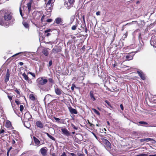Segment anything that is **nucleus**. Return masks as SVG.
<instances>
[{
  "label": "nucleus",
  "instance_id": "11",
  "mask_svg": "<svg viewBox=\"0 0 156 156\" xmlns=\"http://www.w3.org/2000/svg\"><path fill=\"white\" fill-rule=\"evenodd\" d=\"M137 73L138 74L139 76L142 79L144 80L145 79V77L144 75L141 71H137Z\"/></svg>",
  "mask_w": 156,
  "mask_h": 156
},
{
  "label": "nucleus",
  "instance_id": "27",
  "mask_svg": "<svg viewBox=\"0 0 156 156\" xmlns=\"http://www.w3.org/2000/svg\"><path fill=\"white\" fill-rule=\"evenodd\" d=\"M78 22L76 23L75 25L71 27V29L72 30H75L76 29V27L78 26Z\"/></svg>",
  "mask_w": 156,
  "mask_h": 156
},
{
  "label": "nucleus",
  "instance_id": "51",
  "mask_svg": "<svg viewBox=\"0 0 156 156\" xmlns=\"http://www.w3.org/2000/svg\"><path fill=\"white\" fill-rule=\"evenodd\" d=\"M8 97L9 99V100L10 101H11L12 100V97L10 96L9 95H8Z\"/></svg>",
  "mask_w": 156,
  "mask_h": 156
},
{
  "label": "nucleus",
  "instance_id": "9",
  "mask_svg": "<svg viewBox=\"0 0 156 156\" xmlns=\"http://www.w3.org/2000/svg\"><path fill=\"white\" fill-rule=\"evenodd\" d=\"M134 55L133 53L128 54L126 56V58L127 60H132L133 58Z\"/></svg>",
  "mask_w": 156,
  "mask_h": 156
},
{
  "label": "nucleus",
  "instance_id": "34",
  "mask_svg": "<svg viewBox=\"0 0 156 156\" xmlns=\"http://www.w3.org/2000/svg\"><path fill=\"white\" fill-rule=\"evenodd\" d=\"M135 156H148V155L147 154H138Z\"/></svg>",
  "mask_w": 156,
  "mask_h": 156
},
{
  "label": "nucleus",
  "instance_id": "52",
  "mask_svg": "<svg viewBox=\"0 0 156 156\" xmlns=\"http://www.w3.org/2000/svg\"><path fill=\"white\" fill-rule=\"evenodd\" d=\"M120 107L121 108V109L122 110H123V109H124V108H123V105H122V104H121L120 105Z\"/></svg>",
  "mask_w": 156,
  "mask_h": 156
},
{
  "label": "nucleus",
  "instance_id": "35",
  "mask_svg": "<svg viewBox=\"0 0 156 156\" xmlns=\"http://www.w3.org/2000/svg\"><path fill=\"white\" fill-rule=\"evenodd\" d=\"M30 98L32 100L34 101L35 99L34 96L32 94H31L30 96Z\"/></svg>",
  "mask_w": 156,
  "mask_h": 156
},
{
  "label": "nucleus",
  "instance_id": "32",
  "mask_svg": "<svg viewBox=\"0 0 156 156\" xmlns=\"http://www.w3.org/2000/svg\"><path fill=\"white\" fill-rule=\"evenodd\" d=\"M27 52H19V53H16V54H15V55H13L12 57H13V56H16V55L20 54H21V53H23V55H26L25 54Z\"/></svg>",
  "mask_w": 156,
  "mask_h": 156
},
{
  "label": "nucleus",
  "instance_id": "2",
  "mask_svg": "<svg viewBox=\"0 0 156 156\" xmlns=\"http://www.w3.org/2000/svg\"><path fill=\"white\" fill-rule=\"evenodd\" d=\"M54 1L55 0H49L47 3L45 7V9L47 12H46L47 14L49 15L50 14L53 6V3Z\"/></svg>",
  "mask_w": 156,
  "mask_h": 156
},
{
  "label": "nucleus",
  "instance_id": "46",
  "mask_svg": "<svg viewBox=\"0 0 156 156\" xmlns=\"http://www.w3.org/2000/svg\"><path fill=\"white\" fill-rule=\"evenodd\" d=\"M28 73L30 74L31 75H32L34 77H35V75L34 73H33L30 72H29Z\"/></svg>",
  "mask_w": 156,
  "mask_h": 156
},
{
  "label": "nucleus",
  "instance_id": "59",
  "mask_svg": "<svg viewBox=\"0 0 156 156\" xmlns=\"http://www.w3.org/2000/svg\"><path fill=\"white\" fill-rule=\"evenodd\" d=\"M4 132H5V131L3 129H2V130H0V134L4 133Z\"/></svg>",
  "mask_w": 156,
  "mask_h": 156
},
{
  "label": "nucleus",
  "instance_id": "17",
  "mask_svg": "<svg viewBox=\"0 0 156 156\" xmlns=\"http://www.w3.org/2000/svg\"><path fill=\"white\" fill-rule=\"evenodd\" d=\"M33 138L35 144L37 145H39L40 144V141L35 136H33Z\"/></svg>",
  "mask_w": 156,
  "mask_h": 156
},
{
  "label": "nucleus",
  "instance_id": "7",
  "mask_svg": "<svg viewBox=\"0 0 156 156\" xmlns=\"http://www.w3.org/2000/svg\"><path fill=\"white\" fill-rule=\"evenodd\" d=\"M62 133L66 135L67 136H69L70 135V132L66 128H62L61 129Z\"/></svg>",
  "mask_w": 156,
  "mask_h": 156
},
{
  "label": "nucleus",
  "instance_id": "10",
  "mask_svg": "<svg viewBox=\"0 0 156 156\" xmlns=\"http://www.w3.org/2000/svg\"><path fill=\"white\" fill-rule=\"evenodd\" d=\"M45 148H46V147L42 148L40 150V151L43 156H45L47 154V150Z\"/></svg>",
  "mask_w": 156,
  "mask_h": 156
},
{
  "label": "nucleus",
  "instance_id": "1",
  "mask_svg": "<svg viewBox=\"0 0 156 156\" xmlns=\"http://www.w3.org/2000/svg\"><path fill=\"white\" fill-rule=\"evenodd\" d=\"M3 17L5 20L8 21L11 19L12 16L9 13H5L4 14L3 11H0V25L8 27L9 25V23H5L2 20Z\"/></svg>",
  "mask_w": 156,
  "mask_h": 156
},
{
  "label": "nucleus",
  "instance_id": "4",
  "mask_svg": "<svg viewBox=\"0 0 156 156\" xmlns=\"http://www.w3.org/2000/svg\"><path fill=\"white\" fill-rule=\"evenodd\" d=\"M65 5L68 9L72 6L75 0H65Z\"/></svg>",
  "mask_w": 156,
  "mask_h": 156
},
{
  "label": "nucleus",
  "instance_id": "23",
  "mask_svg": "<svg viewBox=\"0 0 156 156\" xmlns=\"http://www.w3.org/2000/svg\"><path fill=\"white\" fill-rule=\"evenodd\" d=\"M9 76L10 75H6L4 80L5 82L6 83L9 80Z\"/></svg>",
  "mask_w": 156,
  "mask_h": 156
},
{
  "label": "nucleus",
  "instance_id": "56",
  "mask_svg": "<svg viewBox=\"0 0 156 156\" xmlns=\"http://www.w3.org/2000/svg\"><path fill=\"white\" fill-rule=\"evenodd\" d=\"M127 32H126L125 34L123 36V37L124 38H126L127 35Z\"/></svg>",
  "mask_w": 156,
  "mask_h": 156
},
{
  "label": "nucleus",
  "instance_id": "42",
  "mask_svg": "<svg viewBox=\"0 0 156 156\" xmlns=\"http://www.w3.org/2000/svg\"><path fill=\"white\" fill-rule=\"evenodd\" d=\"M28 82L30 84H31L32 83V81L30 79H28V80H27Z\"/></svg>",
  "mask_w": 156,
  "mask_h": 156
},
{
  "label": "nucleus",
  "instance_id": "54",
  "mask_svg": "<svg viewBox=\"0 0 156 156\" xmlns=\"http://www.w3.org/2000/svg\"><path fill=\"white\" fill-rule=\"evenodd\" d=\"M54 118L55 119L56 121H59L60 120V119H59L58 118H56V117H54Z\"/></svg>",
  "mask_w": 156,
  "mask_h": 156
},
{
  "label": "nucleus",
  "instance_id": "61",
  "mask_svg": "<svg viewBox=\"0 0 156 156\" xmlns=\"http://www.w3.org/2000/svg\"><path fill=\"white\" fill-rule=\"evenodd\" d=\"M48 80H49V81L50 82H51V83H53V80H52V79H51V78H49Z\"/></svg>",
  "mask_w": 156,
  "mask_h": 156
},
{
  "label": "nucleus",
  "instance_id": "26",
  "mask_svg": "<svg viewBox=\"0 0 156 156\" xmlns=\"http://www.w3.org/2000/svg\"><path fill=\"white\" fill-rule=\"evenodd\" d=\"M146 141H151L153 143H154L156 142L155 140L151 138H146Z\"/></svg>",
  "mask_w": 156,
  "mask_h": 156
},
{
  "label": "nucleus",
  "instance_id": "64",
  "mask_svg": "<svg viewBox=\"0 0 156 156\" xmlns=\"http://www.w3.org/2000/svg\"><path fill=\"white\" fill-rule=\"evenodd\" d=\"M19 65H20V66H22V65H23V62H19Z\"/></svg>",
  "mask_w": 156,
  "mask_h": 156
},
{
  "label": "nucleus",
  "instance_id": "25",
  "mask_svg": "<svg viewBox=\"0 0 156 156\" xmlns=\"http://www.w3.org/2000/svg\"><path fill=\"white\" fill-rule=\"evenodd\" d=\"M24 125L25 126L28 128H29L30 126V124L28 122H25L24 123Z\"/></svg>",
  "mask_w": 156,
  "mask_h": 156
},
{
  "label": "nucleus",
  "instance_id": "19",
  "mask_svg": "<svg viewBox=\"0 0 156 156\" xmlns=\"http://www.w3.org/2000/svg\"><path fill=\"white\" fill-rule=\"evenodd\" d=\"M62 19L59 17L56 18L55 20V23L57 24L61 23L62 22Z\"/></svg>",
  "mask_w": 156,
  "mask_h": 156
},
{
  "label": "nucleus",
  "instance_id": "3",
  "mask_svg": "<svg viewBox=\"0 0 156 156\" xmlns=\"http://www.w3.org/2000/svg\"><path fill=\"white\" fill-rule=\"evenodd\" d=\"M37 85L38 86L40 85H43L48 82L47 79L44 78V77H41L38 78L37 80Z\"/></svg>",
  "mask_w": 156,
  "mask_h": 156
},
{
  "label": "nucleus",
  "instance_id": "43",
  "mask_svg": "<svg viewBox=\"0 0 156 156\" xmlns=\"http://www.w3.org/2000/svg\"><path fill=\"white\" fill-rule=\"evenodd\" d=\"M49 137L52 140L54 141L55 140V138L51 135L49 136Z\"/></svg>",
  "mask_w": 156,
  "mask_h": 156
},
{
  "label": "nucleus",
  "instance_id": "58",
  "mask_svg": "<svg viewBox=\"0 0 156 156\" xmlns=\"http://www.w3.org/2000/svg\"><path fill=\"white\" fill-rule=\"evenodd\" d=\"M96 14L97 15V16H99V15H100V12L99 11H98V12H97L96 13Z\"/></svg>",
  "mask_w": 156,
  "mask_h": 156
},
{
  "label": "nucleus",
  "instance_id": "18",
  "mask_svg": "<svg viewBox=\"0 0 156 156\" xmlns=\"http://www.w3.org/2000/svg\"><path fill=\"white\" fill-rule=\"evenodd\" d=\"M36 125L40 128H42L43 127V125L40 121H38L36 122Z\"/></svg>",
  "mask_w": 156,
  "mask_h": 156
},
{
  "label": "nucleus",
  "instance_id": "49",
  "mask_svg": "<svg viewBox=\"0 0 156 156\" xmlns=\"http://www.w3.org/2000/svg\"><path fill=\"white\" fill-rule=\"evenodd\" d=\"M52 21V19H48L47 20V22H48V23H50V22H51Z\"/></svg>",
  "mask_w": 156,
  "mask_h": 156
},
{
  "label": "nucleus",
  "instance_id": "24",
  "mask_svg": "<svg viewBox=\"0 0 156 156\" xmlns=\"http://www.w3.org/2000/svg\"><path fill=\"white\" fill-rule=\"evenodd\" d=\"M11 126V124L10 121H7L6 123L5 126L7 128H9Z\"/></svg>",
  "mask_w": 156,
  "mask_h": 156
},
{
  "label": "nucleus",
  "instance_id": "48",
  "mask_svg": "<svg viewBox=\"0 0 156 156\" xmlns=\"http://www.w3.org/2000/svg\"><path fill=\"white\" fill-rule=\"evenodd\" d=\"M20 15H21V16L22 17L23 16V14H22V10L21 9L20 7Z\"/></svg>",
  "mask_w": 156,
  "mask_h": 156
},
{
  "label": "nucleus",
  "instance_id": "63",
  "mask_svg": "<svg viewBox=\"0 0 156 156\" xmlns=\"http://www.w3.org/2000/svg\"><path fill=\"white\" fill-rule=\"evenodd\" d=\"M70 154L72 156H76L75 154L74 153H71Z\"/></svg>",
  "mask_w": 156,
  "mask_h": 156
},
{
  "label": "nucleus",
  "instance_id": "37",
  "mask_svg": "<svg viewBox=\"0 0 156 156\" xmlns=\"http://www.w3.org/2000/svg\"><path fill=\"white\" fill-rule=\"evenodd\" d=\"M71 126L74 129L76 130H77L78 129V127L74 125H73V124H71Z\"/></svg>",
  "mask_w": 156,
  "mask_h": 156
},
{
  "label": "nucleus",
  "instance_id": "45",
  "mask_svg": "<svg viewBox=\"0 0 156 156\" xmlns=\"http://www.w3.org/2000/svg\"><path fill=\"white\" fill-rule=\"evenodd\" d=\"M15 102L18 105L21 104L20 102L18 100H15Z\"/></svg>",
  "mask_w": 156,
  "mask_h": 156
},
{
  "label": "nucleus",
  "instance_id": "29",
  "mask_svg": "<svg viewBox=\"0 0 156 156\" xmlns=\"http://www.w3.org/2000/svg\"><path fill=\"white\" fill-rule=\"evenodd\" d=\"M75 18V16H72L70 18V23H72L73 22V21L74 19Z\"/></svg>",
  "mask_w": 156,
  "mask_h": 156
},
{
  "label": "nucleus",
  "instance_id": "31",
  "mask_svg": "<svg viewBox=\"0 0 156 156\" xmlns=\"http://www.w3.org/2000/svg\"><path fill=\"white\" fill-rule=\"evenodd\" d=\"M51 96L50 94H47L46 95L44 98V100L49 99L51 97Z\"/></svg>",
  "mask_w": 156,
  "mask_h": 156
},
{
  "label": "nucleus",
  "instance_id": "6",
  "mask_svg": "<svg viewBox=\"0 0 156 156\" xmlns=\"http://www.w3.org/2000/svg\"><path fill=\"white\" fill-rule=\"evenodd\" d=\"M61 51V50L60 48L58 47H55L52 49L51 51V53L55 54L60 52Z\"/></svg>",
  "mask_w": 156,
  "mask_h": 156
},
{
  "label": "nucleus",
  "instance_id": "38",
  "mask_svg": "<svg viewBox=\"0 0 156 156\" xmlns=\"http://www.w3.org/2000/svg\"><path fill=\"white\" fill-rule=\"evenodd\" d=\"M24 108V107L23 105H20V110L21 112H22Z\"/></svg>",
  "mask_w": 156,
  "mask_h": 156
},
{
  "label": "nucleus",
  "instance_id": "55",
  "mask_svg": "<svg viewBox=\"0 0 156 156\" xmlns=\"http://www.w3.org/2000/svg\"><path fill=\"white\" fill-rule=\"evenodd\" d=\"M44 17H45V15H43L42 16V17L41 18V20L42 22H43V20Z\"/></svg>",
  "mask_w": 156,
  "mask_h": 156
},
{
  "label": "nucleus",
  "instance_id": "53",
  "mask_svg": "<svg viewBox=\"0 0 156 156\" xmlns=\"http://www.w3.org/2000/svg\"><path fill=\"white\" fill-rule=\"evenodd\" d=\"M91 133L93 135L95 136V138L97 139H98V137L93 132H91Z\"/></svg>",
  "mask_w": 156,
  "mask_h": 156
},
{
  "label": "nucleus",
  "instance_id": "15",
  "mask_svg": "<svg viewBox=\"0 0 156 156\" xmlns=\"http://www.w3.org/2000/svg\"><path fill=\"white\" fill-rule=\"evenodd\" d=\"M90 96L91 99L93 101H94L96 100V98L94 95L93 91L91 90L90 92Z\"/></svg>",
  "mask_w": 156,
  "mask_h": 156
},
{
  "label": "nucleus",
  "instance_id": "40",
  "mask_svg": "<svg viewBox=\"0 0 156 156\" xmlns=\"http://www.w3.org/2000/svg\"><path fill=\"white\" fill-rule=\"evenodd\" d=\"M77 154L78 156H84L83 154H82L79 152L77 153Z\"/></svg>",
  "mask_w": 156,
  "mask_h": 156
},
{
  "label": "nucleus",
  "instance_id": "47",
  "mask_svg": "<svg viewBox=\"0 0 156 156\" xmlns=\"http://www.w3.org/2000/svg\"><path fill=\"white\" fill-rule=\"evenodd\" d=\"M141 142H144L145 141H146V138L142 139L140 140Z\"/></svg>",
  "mask_w": 156,
  "mask_h": 156
},
{
  "label": "nucleus",
  "instance_id": "14",
  "mask_svg": "<svg viewBox=\"0 0 156 156\" xmlns=\"http://www.w3.org/2000/svg\"><path fill=\"white\" fill-rule=\"evenodd\" d=\"M33 2V0H30L29 2L27 4V5L28 10V11L29 12L31 9V5Z\"/></svg>",
  "mask_w": 156,
  "mask_h": 156
},
{
  "label": "nucleus",
  "instance_id": "8",
  "mask_svg": "<svg viewBox=\"0 0 156 156\" xmlns=\"http://www.w3.org/2000/svg\"><path fill=\"white\" fill-rule=\"evenodd\" d=\"M55 91L56 94L58 95H61L62 92V91L60 88H58L57 86L55 87Z\"/></svg>",
  "mask_w": 156,
  "mask_h": 156
},
{
  "label": "nucleus",
  "instance_id": "21",
  "mask_svg": "<svg viewBox=\"0 0 156 156\" xmlns=\"http://www.w3.org/2000/svg\"><path fill=\"white\" fill-rule=\"evenodd\" d=\"M51 31V30L50 29H47L45 30L44 33H47L46 35V36L47 37H48L51 35V34L50 33H48Z\"/></svg>",
  "mask_w": 156,
  "mask_h": 156
},
{
  "label": "nucleus",
  "instance_id": "20",
  "mask_svg": "<svg viewBox=\"0 0 156 156\" xmlns=\"http://www.w3.org/2000/svg\"><path fill=\"white\" fill-rule=\"evenodd\" d=\"M23 24L25 28L29 29V26L26 22L23 21Z\"/></svg>",
  "mask_w": 156,
  "mask_h": 156
},
{
  "label": "nucleus",
  "instance_id": "12",
  "mask_svg": "<svg viewBox=\"0 0 156 156\" xmlns=\"http://www.w3.org/2000/svg\"><path fill=\"white\" fill-rule=\"evenodd\" d=\"M24 117L26 119L29 120L32 118V116L29 112H27L24 114Z\"/></svg>",
  "mask_w": 156,
  "mask_h": 156
},
{
  "label": "nucleus",
  "instance_id": "41",
  "mask_svg": "<svg viewBox=\"0 0 156 156\" xmlns=\"http://www.w3.org/2000/svg\"><path fill=\"white\" fill-rule=\"evenodd\" d=\"M15 91L18 94H20V92L19 90L18 89H16L15 90Z\"/></svg>",
  "mask_w": 156,
  "mask_h": 156
},
{
  "label": "nucleus",
  "instance_id": "39",
  "mask_svg": "<svg viewBox=\"0 0 156 156\" xmlns=\"http://www.w3.org/2000/svg\"><path fill=\"white\" fill-rule=\"evenodd\" d=\"M74 87H76V86H75V84L73 83L72 84V86L71 87V90H73Z\"/></svg>",
  "mask_w": 156,
  "mask_h": 156
},
{
  "label": "nucleus",
  "instance_id": "28",
  "mask_svg": "<svg viewBox=\"0 0 156 156\" xmlns=\"http://www.w3.org/2000/svg\"><path fill=\"white\" fill-rule=\"evenodd\" d=\"M22 76L23 77L24 79L26 80V81L27 80H28V79L29 78L27 75H26V74L25 73H24L22 74Z\"/></svg>",
  "mask_w": 156,
  "mask_h": 156
},
{
  "label": "nucleus",
  "instance_id": "60",
  "mask_svg": "<svg viewBox=\"0 0 156 156\" xmlns=\"http://www.w3.org/2000/svg\"><path fill=\"white\" fill-rule=\"evenodd\" d=\"M61 156H66V153L64 152L62 153Z\"/></svg>",
  "mask_w": 156,
  "mask_h": 156
},
{
  "label": "nucleus",
  "instance_id": "50",
  "mask_svg": "<svg viewBox=\"0 0 156 156\" xmlns=\"http://www.w3.org/2000/svg\"><path fill=\"white\" fill-rule=\"evenodd\" d=\"M52 64V60H50L49 61V62L48 66H51Z\"/></svg>",
  "mask_w": 156,
  "mask_h": 156
},
{
  "label": "nucleus",
  "instance_id": "36",
  "mask_svg": "<svg viewBox=\"0 0 156 156\" xmlns=\"http://www.w3.org/2000/svg\"><path fill=\"white\" fill-rule=\"evenodd\" d=\"M139 123L140 124H141L143 125H147V123L145 122L144 121H140L139 122Z\"/></svg>",
  "mask_w": 156,
  "mask_h": 156
},
{
  "label": "nucleus",
  "instance_id": "5",
  "mask_svg": "<svg viewBox=\"0 0 156 156\" xmlns=\"http://www.w3.org/2000/svg\"><path fill=\"white\" fill-rule=\"evenodd\" d=\"M102 142L105 145L107 149L109 150L111 149V144L108 140L105 139H103L102 140Z\"/></svg>",
  "mask_w": 156,
  "mask_h": 156
},
{
  "label": "nucleus",
  "instance_id": "13",
  "mask_svg": "<svg viewBox=\"0 0 156 156\" xmlns=\"http://www.w3.org/2000/svg\"><path fill=\"white\" fill-rule=\"evenodd\" d=\"M48 48H44L42 51V53L46 56H47L48 54Z\"/></svg>",
  "mask_w": 156,
  "mask_h": 156
},
{
  "label": "nucleus",
  "instance_id": "22",
  "mask_svg": "<svg viewBox=\"0 0 156 156\" xmlns=\"http://www.w3.org/2000/svg\"><path fill=\"white\" fill-rule=\"evenodd\" d=\"M150 44L151 45L153 46L154 47L156 48V42L155 41H153L151 40L150 41Z\"/></svg>",
  "mask_w": 156,
  "mask_h": 156
},
{
  "label": "nucleus",
  "instance_id": "16",
  "mask_svg": "<svg viewBox=\"0 0 156 156\" xmlns=\"http://www.w3.org/2000/svg\"><path fill=\"white\" fill-rule=\"evenodd\" d=\"M70 112L71 114H77V113L76 110L72 107H70L69 108Z\"/></svg>",
  "mask_w": 156,
  "mask_h": 156
},
{
  "label": "nucleus",
  "instance_id": "33",
  "mask_svg": "<svg viewBox=\"0 0 156 156\" xmlns=\"http://www.w3.org/2000/svg\"><path fill=\"white\" fill-rule=\"evenodd\" d=\"M105 102L107 104L108 106H109L111 108H112V106H111V105H110L109 102L108 101L105 100Z\"/></svg>",
  "mask_w": 156,
  "mask_h": 156
},
{
  "label": "nucleus",
  "instance_id": "44",
  "mask_svg": "<svg viewBox=\"0 0 156 156\" xmlns=\"http://www.w3.org/2000/svg\"><path fill=\"white\" fill-rule=\"evenodd\" d=\"M84 30L86 33H87V30L86 26L85 25H84Z\"/></svg>",
  "mask_w": 156,
  "mask_h": 156
},
{
  "label": "nucleus",
  "instance_id": "57",
  "mask_svg": "<svg viewBox=\"0 0 156 156\" xmlns=\"http://www.w3.org/2000/svg\"><path fill=\"white\" fill-rule=\"evenodd\" d=\"M6 74L10 75L9 70V69H8L7 70V72H6Z\"/></svg>",
  "mask_w": 156,
  "mask_h": 156
},
{
  "label": "nucleus",
  "instance_id": "30",
  "mask_svg": "<svg viewBox=\"0 0 156 156\" xmlns=\"http://www.w3.org/2000/svg\"><path fill=\"white\" fill-rule=\"evenodd\" d=\"M92 110L96 113V114L97 115H99L100 114V113H99V112L97 110L95 109H94V108H93L92 109Z\"/></svg>",
  "mask_w": 156,
  "mask_h": 156
},
{
  "label": "nucleus",
  "instance_id": "62",
  "mask_svg": "<svg viewBox=\"0 0 156 156\" xmlns=\"http://www.w3.org/2000/svg\"><path fill=\"white\" fill-rule=\"evenodd\" d=\"M15 143H16L15 141V140H14L13 139L12 141V144H15Z\"/></svg>",
  "mask_w": 156,
  "mask_h": 156
}]
</instances>
